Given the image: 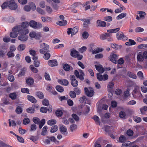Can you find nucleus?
<instances>
[{"instance_id": "1", "label": "nucleus", "mask_w": 147, "mask_h": 147, "mask_svg": "<svg viewBox=\"0 0 147 147\" xmlns=\"http://www.w3.org/2000/svg\"><path fill=\"white\" fill-rule=\"evenodd\" d=\"M12 31H18L20 34L26 35L29 32V30L26 28H22L20 26H15L12 28Z\"/></svg>"}, {"instance_id": "2", "label": "nucleus", "mask_w": 147, "mask_h": 147, "mask_svg": "<svg viewBox=\"0 0 147 147\" xmlns=\"http://www.w3.org/2000/svg\"><path fill=\"white\" fill-rule=\"evenodd\" d=\"M30 26L36 29H38L42 27V24L40 23H37L34 20H32L29 22Z\"/></svg>"}, {"instance_id": "3", "label": "nucleus", "mask_w": 147, "mask_h": 147, "mask_svg": "<svg viewBox=\"0 0 147 147\" xmlns=\"http://www.w3.org/2000/svg\"><path fill=\"white\" fill-rule=\"evenodd\" d=\"M74 74L76 77L79 78L81 80H84V78L83 76L84 75V74L82 70H80V72H79L77 70H76L74 71Z\"/></svg>"}, {"instance_id": "4", "label": "nucleus", "mask_w": 147, "mask_h": 147, "mask_svg": "<svg viewBox=\"0 0 147 147\" xmlns=\"http://www.w3.org/2000/svg\"><path fill=\"white\" fill-rule=\"evenodd\" d=\"M85 94L89 97H92L94 94V91L92 88L89 87L84 88Z\"/></svg>"}, {"instance_id": "5", "label": "nucleus", "mask_w": 147, "mask_h": 147, "mask_svg": "<svg viewBox=\"0 0 147 147\" xmlns=\"http://www.w3.org/2000/svg\"><path fill=\"white\" fill-rule=\"evenodd\" d=\"M118 57V55H117L112 53L109 57V59L113 63L116 64Z\"/></svg>"}, {"instance_id": "6", "label": "nucleus", "mask_w": 147, "mask_h": 147, "mask_svg": "<svg viewBox=\"0 0 147 147\" xmlns=\"http://www.w3.org/2000/svg\"><path fill=\"white\" fill-rule=\"evenodd\" d=\"M116 37L118 40H125L127 39V37L125 36L122 32H119L116 34Z\"/></svg>"}, {"instance_id": "7", "label": "nucleus", "mask_w": 147, "mask_h": 147, "mask_svg": "<svg viewBox=\"0 0 147 147\" xmlns=\"http://www.w3.org/2000/svg\"><path fill=\"white\" fill-rule=\"evenodd\" d=\"M70 78L71 80V84L74 87H76L78 85V82L73 75H70Z\"/></svg>"}, {"instance_id": "8", "label": "nucleus", "mask_w": 147, "mask_h": 147, "mask_svg": "<svg viewBox=\"0 0 147 147\" xmlns=\"http://www.w3.org/2000/svg\"><path fill=\"white\" fill-rule=\"evenodd\" d=\"M9 8L11 9H16L18 7L17 4L14 0H10L9 5Z\"/></svg>"}, {"instance_id": "9", "label": "nucleus", "mask_w": 147, "mask_h": 147, "mask_svg": "<svg viewBox=\"0 0 147 147\" xmlns=\"http://www.w3.org/2000/svg\"><path fill=\"white\" fill-rule=\"evenodd\" d=\"M29 36L30 37L32 38L39 39L40 36V33H36L32 31L30 32L29 34Z\"/></svg>"}, {"instance_id": "10", "label": "nucleus", "mask_w": 147, "mask_h": 147, "mask_svg": "<svg viewBox=\"0 0 147 147\" xmlns=\"http://www.w3.org/2000/svg\"><path fill=\"white\" fill-rule=\"evenodd\" d=\"M94 66L96 70L100 73H102L105 71V69L103 68L101 65L100 64L95 65Z\"/></svg>"}, {"instance_id": "11", "label": "nucleus", "mask_w": 147, "mask_h": 147, "mask_svg": "<svg viewBox=\"0 0 147 147\" xmlns=\"http://www.w3.org/2000/svg\"><path fill=\"white\" fill-rule=\"evenodd\" d=\"M58 82L61 84L65 86H67L69 84L68 81L65 79H59L58 80Z\"/></svg>"}, {"instance_id": "12", "label": "nucleus", "mask_w": 147, "mask_h": 147, "mask_svg": "<svg viewBox=\"0 0 147 147\" xmlns=\"http://www.w3.org/2000/svg\"><path fill=\"white\" fill-rule=\"evenodd\" d=\"M111 36V34L108 33H105L102 34L100 35V38L102 40H104L107 39L109 37H110Z\"/></svg>"}, {"instance_id": "13", "label": "nucleus", "mask_w": 147, "mask_h": 147, "mask_svg": "<svg viewBox=\"0 0 147 147\" xmlns=\"http://www.w3.org/2000/svg\"><path fill=\"white\" fill-rule=\"evenodd\" d=\"M48 64L51 67L56 66L58 65L57 61L55 59L49 60L48 61Z\"/></svg>"}, {"instance_id": "14", "label": "nucleus", "mask_w": 147, "mask_h": 147, "mask_svg": "<svg viewBox=\"0 0 147 147\" xmlns=\"http://www.w3.org/2000/svg\"><path fill=\"white\" fill-rule=\"evenodd\" d=\"M41 18L42 21L45 22H51L53 20V19L50 17H42Z\"/></svg>"}, {"instance_id": "15", "label": "nucleus", "mask_w": 147, "mask_h": 147, "mask_svg": "<svg viewBox=\"0 0 147 147\" xmlns=\"http://www.w3.org/2000/svg\"><path fill=\"white\" fill-rule=\"evenodd\" d=\"M97 26L105 27L106 26V24L104 21H101L100 20H98L96 22Z\"/></svg>"}, {"instance_id": "16", "label": "nucleus", "mask_w": 147, "mask_h": 147, "mask_svg": "<svg viewBox=\"0 0 147 147\" xmlns=\"http://www.w3.org/2000/svg\"><path fill=\"white\" fill-rule=\"evenodd\" d=\"M81 20L84 21L83 25L84 27H87L90 24V21L89 19H81Z\"/></svg>"}, {"instance_id": "17", "label": "nucleus", "mask_w": 147, "mask_h": 147, "mask_svg": "<svg viewBox=\"0 0 147 147\" xmlns=\"http://www.w3.org/2000/svg\"><path fill=\"white\" fill-rule=\"evenodd\" d=\"M28 36H27L22 34H20L18 37V39L22 42H24L26 41L28 39Z\"/></svg>"}, {"instance_id": "18", "label": "nucleus", "mask_w": 147, "mask_h": 147, "mask_svg": "<svg viewBox=\"0 0 147 147\" xmlns=\"http://www.w3.org/2000/svg\"><path fill=\"white\" fill-rule=\"evenodd\" d=\"M59 129L60 131L62 134H63L67 131L66 127L62 125H59Z\"/></svg>"}, {"instance_id": "19", "label": "nucleus", "mask_w": 147, "mask_h": 147, "mask_svg": "<svg viewBox=\"0 0 147 147\" xmlns=\"http://www.w3.org/2000/svg\"><path fill=\"white\" fill-rule=\"evenodd\" d=\"M27 98L28 100L32 103H35L36 102V99L32 96H27Z\"/></svg>"}, {"instance_id": "20", "label": "nucleus", "mask_w": 147, "mask_h": 147, "mask_svg": "<svg viewBox=\"0 0 147 147\" xmlns=\"http://www.w3.org/2000/svg\"><path fill=\"white\" fill-rule=\"evenodd\" d=\"M78 53V52L77 51L74 49H72L71 50L70 55L71 56L74 57H75L76 55H77Z\"/></svg>"}, {"instance_id": "21", "label": "nucleus", "mask_w": 147, "mask_h": 147, "mask_svg": "<svg viewBox=\"0 0 147 147\" xmlns=\"http://www.w3.org/2000/svg\"><path fill=\"white\" fill-rule=\"evenodd\" d=\"M137 59L138 61H143L144 59V58L141 53L140 52H139L137 55Z\"/></svg>"}, {"instance_id": "22", "label": "nucleus", "mask_w": 147, "mask_h": 147, "mask_svg": "<svg viewBox=\"0 0 147 147\" xmlns=\"http://www.w3.org/2000/svg\"><path fill=\"white\" fill-rule=\"evenodd\" d=\"M114 86V84L112 82H110L107 86V90L108 92L113 91V88Z\"/></svg>"}, {"instance_id": "23", "label": "nucleus", "mask_w": 147, "mask_h": 147, "mask_svg": "<svg viewBox=\"0 0 147 147\" xmlns=\"http://www.w3.org/2000/svg\"><path fill=\"white\" fill-rule=\"evenodd\" d=\"M67 23V21L63 20L62 21L58 22H57V24L61 26H63L66 25Z\"/></svg>"}, {"instance_id": "24", "label": "nucleus", "mask_w": 147, "mask_h": 147, "mask_svg": "<svg viewBox=\"0 0 147 147\" xmlns=\"http://www.w3.org/2000/svg\"><path fill=\"white\" fill-rule=\"evenodd\" d=\"M26 69V68L25 67L22 69L18 75V76L20 77L24 76L25 74Z\"/></svg>"}, {"instance_id": "25", "label": "nucleus", "mask_w": 147, "mask_h": 147, "mask_svg": "<svg viewBox=\"0 0 147 147\" xmlns=\"http://www.w3.org/2000/svg\"><path fill=\"white\" fill-rule=\"evenodd\" d=\"M37 128V126L35 124H32L30 127V131H35Z\"/></svg>"}, {"instance_id": "26", "label": "nucleus", "mask_w": 147, "mask_h": 147, "mask_svg": "<svg viewBox=\"0 0 147 147\" xmlns=\"http://www.w3.org/2000/svg\"><path fill=\"white\" fill-rule=\"evenodd\" d=\"M58 129V127L57 125L53 126L51 128L50 132L51 133H55L57 131Z\"/></svg>"}, {"instance_id": "27", "label": "nucleus", "mask_w": 147, "mask_h": 147, "mask_svg": "<svg viewBox=\"0 0 147 147\" xmlns=\"http://www.w3.org/2000/svg\"><path fill=\"white\" fill-rule=\"evenodd\" d=\"M17 32H18V31H13V32L10 33V36L13 38L17 37L18 35V33Z\"/></svg>"}, {"instance_id": "28", "label": "nucleus", "mask_w": 147, "mask_h": 147, "mask_svg": "<svg viewBox=\"0 0 147 147\" xmlns=\"http://www.w3.org/2000/svg\"><path fill=\"white\" fill-rule=\"evenodd\" d=\"M126 15L127 14L126 13H121L116 17V19L118 20L121 19L125 17Z\"/></svg>"}, {"instance_id": "29", "label": "nucleus", "mask_w": 147, "mask_h": 147, "mask_svg": "<svg viewBox=\"0 0 147 147\" xmlns=\"http://www.w3.org/2000/svg\"><path fill=\"white\" fill-rule=\"evenodd\" d=\"M27 112L30 113H33L35 111V109L33 107H29L26 109Z\"/></svg>"}, {"instance_id": "30", "label": "nucleus", "mask_w": 147, "mask_h": 147, "mask_svg": "<svg viewBox=\"0 0 147 147\" xmlns=\"http://www.w3.org/2000/svg\"><path fill=\"white\" fill-rule=\"evenodd\" d=\"M25 46L24 44H21L19 45L18 47V50L19 51H22L25 49Z\"/></svg>"}, {"instance_id": "31", "label": "nucleus", "mask_w": 147, "mask_h": 147, "mask_svg": "<svg viewBox=\"0 0 147 147\" xmlns=\"http://www.w3.org/2000/svg\"><path fill=\"white\" fill-rule=\"evenodd\" d=\"M56 123V121L55 119H51L47 122V124L50 125H52Z\"/></svg>"}, {"instance_id": "32", "label": "nucleus", "mask_w": 147, "mask_h": 147, "mask_svg": "<svg viewBox=\"0 0 147 147\" xmlns=\"http://www.w3.org/2000/svg\"><path fill=\"white\" fill-rule=\"evenodd\" d=\"M103 50V49L101 48H97L96 49H95L93 51V52L92 53V54H94L96 53H98L99 52H100L102 51Z\"/></svg>"}, {"instance_id": "33", "label": "nucleus", "mask_w": 147, "mask_h": 147, "mask_svg": "<svg viewBox=\"0 0 147 147\" xmlns=\"http://www.w3.org/2000/svg\"><path fill=\"white\" fill-rule=\"evenodd\" d=\"M26 83L28 85H32L34 82V81L33 79L31 78H29L26 80Z\"/></svg>"}, {"instance_id": "34", "label": "nucleus", "mask_w": 147, "mask_h": 147, "mask_svg": "<svg viewBox=\"0 0 147 147\" xmlns=\"http://www.w3.org/2000/svg\"><path fill=\"white\" fill-rule=\"evenodd\" d=\"M63 69L66 71H68L70 69L72 70L73 69H70V66L67 64H65L63 66Z\"/></svg>"}, {"instance_id": "35", "label": "nucleus", "mask_w": 147, "mask_h": 147, "mask_svg": "<svg viewBox=\"0 0 147 147\" xmlns=\"http://www.w3.org/2000/svg\"><path fill=\"white\" fill-rule=\"evenodd\" d=\"M32 120L35 124H39L40 122V120L38 118L36 117H33Z\"/></svg>"}, {"instance_id": "36", "label": "nucleus", "mask_w": 147, "mask_h": 147, "mask_svg": "<svg viewBox=\"0 0 147 147\" xmlns=\"http://www.w3.org/2000/svg\"><path fill=\"white\" fill-rule=\"evenodd\" d=\"M47 126H44L42 129V131L41 133V134L42 136H45L46 135V133L47 131Z\"/></svg>"}, {"instance_id": "37", "label": "nucleus", "mask_w": 147, "mask_h": 147, "mask_svg": "<svg viewBox=\"0 0 147 147\" xmlns=\"http://www.w3.org/2000/svg\"><path fill=\"white\" fill-rule=\"evenodd\" d=\"M127 75L128 76L134 79H136L137 77L136 75L134 74L133 73L131 72H128L127 73Z\"/></svg>"}, {"instance_id": "38", "label": "nucleus", "mask_w": 147, "mask_h": 147, "mask_svg": "<svg viewBox=\"0 0 147 147\" xmlns=\"http://www.w3.org/2000/svg\"><path fill=\"white\" fill-rule=\"evenodd\" d=\"M40 47L41 48H44L45 49L48 50L49 47V45L47 44L43 43L40 45Z\"/></svg>"}, {"instance_id": "39", "label": "nucleus", "mask_w": 147, "mask_h": 147, "mask_svg": "<svg viewBox=\"0 0 147 147\" xmlns=\"http://www.w3.org/2000/svg\"><path fill=\"white\" fill-rule=\"evenodd\" d=\"M55 88L57 91L59 92H62L64 91L63 88L60 86H57Z\"/></svg>"}, {"instance_id": "40", "label": "nucleus", "mask_w": 147, "mask_h": 147, "mask_svg": "<svg viewBox=\"0 0 147 147\" xmlns=\"http://www.w3.org/2000/svg\"><path fill=\"white\" fill-rule=\"evenodd\" d=\"M29 23L27 22H22L21 24V27L23 28L27 27L29 26Z\"/></svg>"}, {"instance_id": "41", "label": "nucleus", "mask_w": 147, "mask_h": 147, "mask_svg": "<svg viewBox=\"0 0 147 147\" xmlns=\"http://www.w3.org/2000/svg\"><path fill=\"white\" fill-rule=\"evenodd\" d=\"M78 31V28L77 27H74L72 29L71 32V35H73L76 34Z\"/></svg>"}, {"instance_id": "42", "label": "nucleus", "mask_w": 147, "mask_h": 147, "mask_svg": "<svg viewBox=\"0 0 147 147\" xmlns=\"http://www.w3.org/2000/svg\"><path fill=\"white\" fill-rule=\"evenodd\" d=\"M22 109L20 107L18 106L17 107L16 109V112L17 114H20L22 113Z\"/></svg>"}, {"instance_id": "43", "label": "nucleus", "mask_w": 147, "mask_h": 147, "mask_svg": "<svg viewBox=\"0 0 147 147\" xmlns=\"http://www.w3.org/2000/svg\"><path fill=\"white\" fill-rule=\"evenodd\" d=\"M37 96L40 99H42L44 98V95L43 93L40 91L36 93Z\"/></svg>"}, {"instance_id": "44", "label": "nucleus", "mask_w": 147, "mask_h": 147, "mask_svg": "<svg viewBox=\"0 0 147 147\" xmlns=\"http://www.w3.org/2000/svg\"><path fill=\"white\" fill-rule=\"evenodd\" d=\"M138 12V13L140 14V18L144 19V16L146 14L145 12L143 11H140Z\"/></svg>"}, {"instance_id": "45", "label": "nucleus", "mask_w": 147, "mask_h": 147, "mask_svg": "<svg viewBox=\"0 0 147 147\" xmlns=\"http://www.w3.org/2000/svg\"><path fill=\"white\" fill-rule=\"evenodd\" d=\"M51 56L50 54L48 53H46L44 55L43 58L44 59L46 60H48Z\"/></svg>"}, {"instance_id": "46", "label": "nucleus", "mask_w": 147, "mask_h": 147, "mask_svg": "<svg viewBox=\"0 0 147 147\" xmlns=\"http://www.w3.org/2000/svg\"><path fill=\"white\" fill-rule=\"evenodd\" d=\"M56 115L58 117H61L63 115V112L61 110H57L55 112Z\"/></svg>"}, {"instance_id": "47", "label": "nucleus", "mask_w": 147, "mask_h": 147, "mask_svg": "<svg viewBox=\"0 0 147 147\" xmlns=\"http://www.w3.org/2000/svg\"><path fill=\"white\" fill-rule=\"evenodd\" d=\"M71 116L76 121H78L79 120V117L75 114H73Z\"/></svg>"}, {"instance_id": "48", "label": "nucleus", "mask_w": 147, "mask_h": 147, "mask_svg": "<svg viewBox=\"0 0 147 147\" xmlns=\"http://www.w3.org/2000/svg\"><path fill=\"white\" fill-rule=\"evenodd\" d=\"M30 120L28 118H25L24 119L23 121V122L24 124L25 125H27L29 123Z\"/></svg>"}, {"instance_id": "49", "label": "nucleus", "mask_w": 147, "mask_h": 147, "mask_svg": "<svg viewBox=\"0 0 147 147\" xmlns=\"http://www.w3.org/2000/svg\"><path fill=\"white\" fill-rule=\"evenodd\" d=\"M17 95L16 93H11L9 95V97L12 99L14 100L16 98Z\"/></svg>"}, {"instance_id": "50", "label": "nucleus", "mask_w": 147, "mask_h": 147, "mask_svg": "<svg viewBox=\"0 0 147 147\" xmlns=\"http://www.w3.org/2000/svg\"><path fill=\"white\" fill-rule=\"evenodd\" d=\"M89 36L88 33L86 32H84L82 34L83 38L85 39H86Z\"/></svg>"}, {"instance_id": "51", "label": "nucleus", "mask_w": 147, "mask_h": 147, "mask_svg": "<svg viewBox=\"0 0 147 147\" xmlns=\"http://www.w3.org/2000/svg\"><path fill=\"white\" fill-rule=\"evenodd\" d=\"M77 128V126L75 124H73L70 127V129L71 132L73 131L74 130L76 129Z\"/></svg>"}, {"instance_id": "52", "label": "nucleus", "mask_w": 147, "mask_h": 147, "mask_svg": "<svg viewBox=\"0 0 147 147\" xmlns=\"http://www.w3.org/2000/svg\"><path fill=\"white\" fill-rule=\"evenodd\" d=\"M42 104L43 105L47 106L49 104V102L48 100L47 99H44L42 101Z\"/></svg>"}, {"instance_id": "53", "label": "nucleus", "mask_w": 147, "mask_h": 147, "mask_svg": "<svg viewBox=\"0 0 147 147\" xmlns=\"http://www.w3.org/2000/svg\"><path fill=\"white\" fill-rule=\"evenodd\" d=\"M30 67L31 70L34 73H37L38 71V70L36 68L33 67L32 65H30Z\"/></svg>"}, {"instance_id": "54", "label": "nucleus", "mask_w": 147, "mask_h": 147, "mask_svg": "<svg viewBox=\"0 0 147 147\" xmlns=\"http://www.w3.org/2000/svg\"><path fill=\"white\" fill-rule=\"evenodd\" d=\"M16 136L19 142L22 143L24 142V140L22 137L17 135H16Z\"/></svg>"}, {"instance_id": "55", "label": "nucleus", "mask_w": 147, "mask_h": 147, "mask_svg": "<svg viewBox=\"0 0 147 147\" xmlns=\"http://www.w3.org/2000/svg\"><path fill=\"white\" fill-rule=\"evenodd\" d=\"M111 47L115 49H117L119 47V46L117 44L113 43L111 44Z\"/></svg>"}, {"instance_id": "56", "label": "nucleus", "mask_w": 147, "mask_h": 147, "mask_svg": "<svg viewBox=\"0 0 147 147\" xmlns=\"http://www.w3.org/2000/svg\"><path fill=\"white\" fill-rule=\"evenodd\" d=\"M119 140L120 142H123L126 140V138L124 136H121L119 138Z\"/></svg>"}, {"instance_id": "57", "label": "nucleus", "mask_w": 147, "mask_h": 147, "mask_svg": "<svg viewBox=\"0 0 147 147\" xmlns=\"http://www.w3.org/2000/svg\"><path fill=\"white\" fill-rule=\"evenodd\" d=\"M8 79L11 82H13L14 80V78L13 76L9 74L8 78Z\"/></svg>"}, {"instance_id": "58", "label": "nucleus", "mask_w": 147, "mask_h": 147, "mask_svg": "<svg viewBox=\"0 0 147 147\" xmlns=\"http://www.w3.org/2000/svg\"><path fill=\"white\" fill-rule=\"evenodd\" d=\"M96 75L97 78L98 80L101 81L103 80V76L99 73H97Z\"/></svg>"}, {"instance_id": "59", "label": "nucleus", "mask_w": 147, "mask_h": 147, "mask_svg": "<svg viewBox=\"0 0 147 147\" xmlns=\"http://www.w3.org/2000/svg\"><path fill=\"white\" fill-rule=\"evenodd\" d=\"M40 53L42 54H44L46 53L47 52H49L50 51L49 50L45 49L44 48H41L39 50Z\"/></svg>"}, {"instance_id": "60", "label": "nucleus", "mask_w": 147, "mask_h": 147, "mask_svg": "<svg viewBox=\"0 0 147 147\" xmlns=\"http://www.w3.org/2000/svg\"><path fill=\"white\" fill-rule=\"evenodd\" d=\"M7 55L9 58H12L14 56V55L13 53L12 52V51H9L7 54Z\"/></svg>"}, {"instance_id": "61", "label": "nucleus", "mask_w": 147, "mask_h": 147, "mask_svg": "<svg viewBox=\"0 0 147 147\" xmlns=\"http://www.w3.org/2000/svg\"><path fill=\"white\" fill-rule=\"evenodd\" d=\"M90 107L88 106H87L85 110L83 112V114L85 115L87 114L90 111Z\"/></svg>"}, {"instance_id": "62", "label": "nucleus", "mask_w": 147, "mask_h": 147, "mask_svg": "<svg viewBox=\"0 0 147 147\" xmlns=\"http://www.w3.org/2000/svg\"><path fill=\"white\" fill-rule=\"evenodd\" d=\"M48 110V109L46 107H42L40 109V111L43 113H46Z\"/></svg>"}, {"instance_id": "63", "label": "nucleus", "mask_w": 147, "mask_h": 147, "mask_svg": "<svg viewBox=\"0 0 147 147\" xmlns=\"http://www.w3.org/2000/svg\"><path fill=\"white\" fill-rule=\"evenodd\" d=\"M36 11L39 13L44 15L45 14V12L42 9L40 8H37L36 9Z\"/></svg>"}, {"instance_id": "64", "label": "nucleus", "mask_w": 147, "mask_h": 147, "mask_svg": "<svg viewBox=\"0 0 147 147\" xmlns=\"http://www.w3.org/2000/svg\"><path fill=\"white\" fill-rule=\"evenodd\" d=\"M104 20L105 21L108 22L111 21L112 20V18L111 16H108L104 17Z\"/></svg>"}]
</instances>
